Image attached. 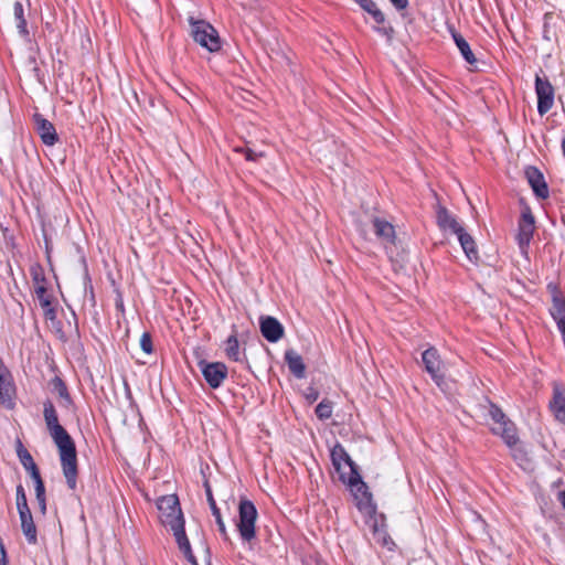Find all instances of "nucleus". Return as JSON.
Returning <instances> with one entry per match:
<instances>
[{
    "mask_svg": "<svg viewBox=\"0 0 565 565\" xmlns=\"http://www.w3.org/2000/svg\"><path fill=\"white\" fill-rule=\"evenodd\" d=\"M44 419L49 433L57 447L63 475L70 489H75L77 478V455L70 434L60 425L56 411L51 402L44 404Z\"/></svg>",
    "mask_w": 565,
    "mask_h": 565,
    "instance_id": "obj_1",
    "label": "nucleus"
},
{
    "mask_svg": "<svg viewBox=\"0 0 565 565\" xmlns=\"http://www.w3.org/2000/svg\"><path fill=\"white\" fill-rule=\"evenodd\" d=\"M157 508L161 523L173 532L180 551L192 565H199L184 532V520L175 494L163 495L158 499Z\"/></svg>",
    "mask_w": 565,
    "mask_h": 565,
    "instance_id": "obj_2",
    "label": "nucleus"
},
{
    "mask_svg": "<svg viewBox=\"0 0 565 565\" xmlns=\"http://www.w3.org/2000/svg\"><path fill=\"white\" fill-rule=\"evenodd\" d=\"M426 372L441 393L447 396L455 393L457 385L449 374V363L441 359L435 348L426 349Z\"/></svg>",
    "mask_w": 565,
    "mask_h": 565,
    "instance_id": "obj_3",
    "label": "nucleus"
},
{
    "mask_svg": "<svg viewBox=\"0 0 565 565\" xmlns=\"http://www.w3.org/2000/svg\"><path fill=\"white\" fill-rule=\"evenodd\" d=\"M341 480L345 483L354 500L356 501V507L360 511L372 514L374 512V508L372 505V495L369 491L367 486L361 479L358 470L348 471V476L345 473H341Z\"/></svg>",
    "mask_w": 565,
    "mask_h": 565,
    "instance_id": "obj_4",
    "label": "nucleus"
},
{
    "mask_svg": "<svg viewBox=\"0 0 565 565\" xmlns=\"http://www.w3.org/2000/svg\"><path fill=\"white\" fill-rule=\"evenodd\" d=\"M372 225L376 237L381 241L388 257L392 260L402 259L403 249L397 242L394 226L390 222L380 217H374L372 220Z\"/></svg>",
    "mask_w": 565,
    "mask_h": 565,
    "instance_id": "obj_5",
    "label": "nucleus"
},
{
    "mask_svg": "<svg viewBox=\"0 0 565 565\" xmlns=\"http://www.w3.org/2000/svg\"><path fill=\"white\" fill-rule=\"evenodd\" d=\"M257 519V510L254 503L243 499L238 504V521L236 523L241 537L249 542L255 537V523Z\"/></svg>",
    "mask_w": 565,
    "mask_h": 565,
    "instance_id": "obj_6",
    "label": "nucleus"
},
{
    "mask_svg": "<svg viewBox=\"0 0 565 565\" xmlns=\"http://www.w3.org/2000/svg\"><path fill=\"white\" fill-rule=\"evenodd\" d=\"M192 25V35L196 43L210 52H216L221 49V42L216 30L205 21H194L190 19Z\"/></svg>",
    "mask_w": 565,
    "mask_h": 565,
    "instance_id": "obj_7",
    "label": "nucleus"
},
{
    "mask_svg": "<svg viewBox=\"0 0 565 565\" xmlns=\"http://www.w3.org/2000/svg\"><path fill=\"white\" fill-rule=\"evenodd\" d=\"M535 93L537 96V113L543 116L547 114L554 105L555 90L548 78L536 75Z\"/></svg>",
    "mask_w": 565,
    "mask_h": 565,
    "instance_id": "obj_8",
    "label": "nucleus"
},
{
    "mask_svg": "<svg viewBox=\"0 0 565 565\" xmlns=\"http://www.w3.org/2000/svg\"><path fill=\"white\" fill-rule=\"evenodd\" d=\"M430 194L435 200L433 209L435 210V218L439 230L444 233L454 234L461 227L457 218L440 203L435 190H430Z\"/></svg>",
    "mask_w": 565,
    "mask_h": 565,
    "instance_id": "obj_9",
    "label": "nucleus"
},
{
    "mask_svg": "<svg viewBox=\"0 0 565 565\" xmlns=\"http://www.w3.org/2000/svg\"><path fill=\"white\" fill-rule=\"evenodd\" d=\"M535 230V220L529 206H525L521 212V217L518 224L516 242L522 253H526L533 233Z\"/></svg>",
    "mask_w": 565,
    "mask_h": 565,
    "instance_id": "obj_10",
    "label": "nucleus"
},
{
    "mask_svg": "<svg viewBox=\"0 0 565 565\" xmlns=\"http://www.w3.org/2000/svg\"><path fill=\"white\" fill-rule=\"evenodd\" d=\"M199 366L205 381L213 388L218 387L226 379L227 367L221 362L207 363L205 361H201Z\"/></svg>",
    "mask_w": 565,
    "mask_h": 565,
    "instance_id": "obj_11",
    "label": "nucleus"
},
{
    "mask_svg": "<svg viewBox=\"0 0 565 565\" xmlns=\"http://www.w3.org/2000/svg\"><path fill=\"white\" fill-rule=\"evenodd\" d=\"M552 398L548 408L555 420L565 425V386L559 382H553Z\"/></svg>",
    "mask_w": 565,
    "mask_h": 565,
    "instance_id": "obj_12",
    "label": "nucleus"
},
{
    "mask_svg": "<svg viewBox=\"0 0 565 565\" xmlns=\"http://www.w3.org/2000/svg\"><path fill=\"white\" fill-rule=\"evenodd\" d=\"M34 129L45 146H54L58 136L54 125L40 114L33 116Z\"/></svg>",
    "mask_w": 565,
    "mask_h": 565,
    "instance_id": "obj_13",
    "label": "nucleus"
},
{
    "mask_svg": "<svg viewBox=\"0 0 565 565\" xmlns=\"http://www.w3.org/2000/svg\"><path fill=\"white\" fill-rule=\"evenodd\" d=\"M525 178L539 199L545 200L548 198V186L545 182L544 175L537 168L533 166L527 167L525 169Z\"/></svg>",
    "mask_w": 565,
    "mask_h": 565,
    "instance_id": "obj_14",
    "label": "nucleus"
},
{
    "mask_svg": "<svg viewBox=\"0 0 565 565\" xmlns=\"http://www.w3.org/2000/svg\"><path fill=\"white\" fill-rule=\"evenodd\" d=\"M331 459L332 463L337 470V472L341 476V473H345L348 476V471L350 469L356 470L355 463L352 461L350 456L347 454L345 449L341 445H335L331 450Z\"/></svg>",
    "mask_w": 565,
    "mask_h": 565,
    "instance_id": "obj_15",
    "label": "nucleus"
},
{
    "mask_svg": "<svg viewBox=\"0 0 565 565\" xmlns=\"http://www.w3.org/2000/svg\"><path fill=\"white\" fill-rule=\"evenodd\" d=\"M367 523L372 529L374 542L387 550H392L394 543L386 532L383 518L381 516V520H379L375 515H371Z\"/></svg>",
    "mask_w": 565,
    "mask_h": 565,
    "instance_id": "obj_16",
    "label": "nucleus"
},
{
    "mask_svg": "<svg viewBox=\"0 0 565 565\" xmlns=\"http://www.w3.org/2000/svg\"><path fill=\"white\" fill-rule=\"evenodd\" d=\"M551 294L552 307L550 308V313L558 326L565 322V297L557 285L552 286Z\"/></svg>",
    "mask_w": 565,
    "mask_h": 565,
    "instance_id": "obj_17",
    "label": "nucleus"
},
{
    "mask_svg": "<svg viewBox=\"0 0 565 565\" xmlns=\"http://www.w3.org/2000/svg\"><path fill=\"white\" fill-rule=\"evenodd\" d=\"M491 430L493 434L500 435L510 449L519 445L520 440L516 434V427L511 420L503 423V425L499 427H492Z\"/></svg>",
    "mask_w": 565,
    "mask_h": 565,
    "instance_id": "obj_18",
    "label": "nucleus"
},
{
    "mask_svg": "<svg viewBox=\"0 0 565 565\" xmlns=\"http://www.w3.org/2000/svg\"><path fill=\"white\" fill-rule=\"evenodd\" d=\"M35 295L39 299L40 306L44 311V316L50 320H54L56 317L55 308L53 306L54 298L49 292L47 287L45 285H39L35 289Z\"/></svg>",
    "mask_w": 565,
    "mask_h": 565,
    "instance_id": "obj_19",
    "label": "nucleus"
},
{
    "mask_svg": "<svg viewBox=\"0 0 565 565\" xmlns=\"http://www.w3.org/2000/svg\"><path fill=\"white\" fill-rule=\"evenodd\" d=\"M260 330L263 335L270 342L278 341L284 333L281 324L271 317H267L262 320Z\"/></svg>",
    "mask_w": 565,
    "mask_h": 565,
    "instance_id": "obj_20",
    "label": "nucleus"
},
{
    "mask_svg": "<svg viewBox=\"0 0 565 565\" xmlns=\"http://www.w3.org/2000/svg\"><path fill=\"white\" fill-rule=\"evenodd\" d=\"M454 234L457 236L466 256L470 260L477 259L478 258V249H477L476 242H475L473 237L463 228V226H461Z\"/></svg>",
    "mask_w": 565,
    "mask_h": 565,
    "instance_id": "obj_21",
    "label": "nucleus"
},
{
    "mask_svg": "<svg viewBox=\"0 0 565 565\" xmlns=\"http://www.w3.org/2000/svg\"><path fill=\"white\" fill-rule=\"evenodd\" d=\"M20 514V521H21V529L23 534L25 535L26 540L30 543L36 542V527L33 522V518L31 514V511H19Z\"/></svg>",
    "mask_w": 565,
    "mask_h": 565,
    "instance_id": "obj_22",
    "label": "nucleus"
},
{
    "mask_svg": "<svg viewBox=\"0 0 565 565\" xmlns=\"http://www.w3.org/2000/svg\"><path fill=\"white\" fill-rule=\"evenodd\" d=\"M285 360L288 364L291 373L298 379H302L305 376V364L302 362V358L294 350H288L285 353Z\"/></svg>",
    "mask_w": 565,
    "mask_h": 565,
    "instance_id": "obj_23",
    "label": "nucleus"
},
{
    "mask_svg": "<svg viewBox=\"0 0 565 565\" xmlns=\"http://www.w3.org/2000/svg\"><path fill=\"white\" fill-rule=\"evenodd\" d=\"M452 39L465 61L471 65L475 64L477 62L476 56L466 39L460 33L455 31H452Z\"/></svg>",
    "mask_w": 565,
    "mask_h": 565,
    "instance_id": "obj_24",
    "label": "nucleus"
},
{
    "mask_svg": "<svg viewBox=\"0 0 565 565\" xmlns=\"http://www.w3.org/2000/svg\"><path fill=\"white\" fill-rule=\"evenodd\" d=\"M13 393L11 374L0 375V404L10 405Z\"/></svg>",
    "mask_w": 565,
    "mask_h": 565,
    "instance_id": "obj_25",
    "label": "nucleus"
},
{
    "mask_svg": "<svg viewBox=\"0 0 565 565\" xmlns=\"http://www.w3.org/2000/svg\"><path fill=\"white\" fill-rule=\"evenodd\" d=\"M13 14H14V19L17 22V28L19 30V33L23 36H26L29 34L28 23H26L25 17H24L23 4L20 1L14 2Z\"/></svg>",
    "mask_w": 565,
    "mask_h": 565,
    "instance_id": "obj_26",
    "label": "nucleus"
},
{
    "mask_svg": "<svg viewBox=\"0 0 565 565\" xmlns=\"http://www.w3.org/2000/svg\"><path fill=\"white\" fill-rule=\"evenodd\" d=\"M206 497H207V501H209V504H210V508L212 510V513L213 515L215 516V520H216V523L218 525V530L220 532L222 533V535L224 537H226L227 535V532H226V527H225V524L222 520V516H221V513H220V510L218 508L216 507V503L214 501V498L212 495V492H211V489L209 486H206Z\"/></svg>",
    "mask_w": 565,
    "mask_h": 565,
    "instance_id": "obj_27",
    "label": "nucleus"
},
{
    "mask_svg": "<svg viewBox=\"0 0 565 565\" xmlns=\"http://www.w3.org/2000/svg\"><path fill=\"white\" fill-rule=\"evenodd\" d=\"M487 405H488L489 416L495 424L494 427H499V426L503 425V423L509 422V419L507 418V416L504 415V413L502 412V409L499 406H497L489 399H487Z\"/></svg>",
    "mask_w": 565,
    "mask_h": 565,
    "instance_id": "obj_28",
    "label": "nucleus"
},
{
    "mask_svg": "<svg viewBox=\"0 0 565 565\" xmlns=\"http://www.w3.org/2000/svg\"><path fill=\"white\" fill-rule=\"evenodd\" d=\"M31 478L35 482L36 498H38V500L40 502L41 509L44 511L45 510L44 484H43V481L41 479L39 470H34L32 476H31Z\"/></svg>",
    "mask_w": 565,
    "mask_h": 565,
    "instance_id": "obj_29",
    "label": "nucleus"
},
{
    "mask_svg": "<svg viewBox=\"0 0 565 565\" xmlns=\"http://www.w3.org/2000/svg\"><path fill=\"white\" fill-rule=\"evenodd\" d=\"M332 403L330 401L323 399L316 407V415L319 419L326 420L332 416Z\"/></svg>",
    "mask_w": 565,
    "mask_h": 565,
    "instance_id": "obj_30",
    "label": "nucleus"
},
{
    "mask_svg": "<svg viewBox=\"0 0 565 565\" xmlns=\"http://www.w3.org/2000/svg\"><path fill=\"white\" fill-rule=\"evenodd\" d=\"M225 351L230 359H232L234 361L239 360L238 341L234 335H232L227 339Z\"/></svg>",
    "mask_w": 565,
    "mask_h": 565,
    "instance_id": "obj_31",
    "label": "nucleus"
},
{
    "mask_svg": "<svg viewBox=\"0 0 565 565\" xmlns=\"http://www.w3.org/2000/svg\"><path fill=\"white\" fill-rule=\"evenodd\" d=\"M19 456H20V460H21L23 467L28 471H30V476H32L34 470H39L36 465H35V462H34V460H33V458L31 457V455L26 450L20 452Z\"/></svg>",
    "mask_w": 565,
    "mask_h": 565,
    "instance_id": "obj_32",
    "label": "nucleus"
},
{
    "mask_svg": "<svg viewBox=\"0 0 565 565\" xmlns=\"http://www.w3.org/2000/svg\"><path fill=\"white\" fill-rule=\"evenodd\" d=\"M237 152H241L245 156V159L248 161H257L259 158H263L265 154L264 152H256L253 149L246 147V148H236Z\"/></svg>",
    "mask_w": 565,
    "mask_h": 565,
    "instance_id": "obj_33",
    "label": "nucleus"
},
{
    "mask_svg": "<svg viewBox=\"0 0 565 565\" xmlns=\"http://www.w3.org/2000/svg\"><path fill=\"white\" fill-rule=\"evenodd\" d=\"M17 507L18 511H28L30 510L26 503V498L23 491V488L20 486L17 489Z\"/></svg>",
    "mask_w": 565,
    "mask_h": 565,
    "instance_id": "obj_34",
    "label": "nucleus"
},
{
    "mask_svg": "<svg viewBox=\"0 0 565 565\" xmlns=\"http://www.w3.org/2000/svg\"><path fill=\"white\" fill-rule=\"evenodd\" d=\"M374 30L381 35L385 36L388 42L393 40L394 29L391 25H385V23L379 24V26H375Z\"/></svg>",
    "mask_w": 565,
    "mask_h": 565,
    "instance_id": "obj_35",
    "label": "nucleus"
},
{
    "mask_svg": "<svg viewBox=\"0 0 565 565\" xmlns=\"http://www.w3.org/2000/svg\"><path fill=\"white\" fill-rule=\"evenodd\" d=\"M139 345L146 354H150L152 352V341L149 333H143L141 335Z\"/></svg>",
    "mask_w": 565,
    "mask_h": 565,
    "instance_id": "obj_36",
    "label": "nucleus"
},
{
    "mask_svg": "<svg viewBox=\"0 0 565 565\" xmlns=\"http://www.w3.org/2000/svg\"><path fill=\"white\" fill-rule=\"evenodd\" d=\"M372 18L377 24H384L385 23V15L384 13L377 8V6L370 12Z\"/></svg>",
    "mask_w": 565,
    "mask_h": 565,
    "instance_id": "obj_37",
    "label": "nucleus"
},
{
    "mask_svg": "<svg viewBox=\"0 0 565 565\" xmlns=\"http://www.w3.org/2000/svg\"><path fill=\"white\" fill-rule=\"evenodd\" d=\"M372 18L377 24H384L385 23V15L384 13L377 8V6L370 12Z\"/></svg>",
    "mask_w": 565,
    "mask_h": 565,
    "instance_id": "obj_38",
    "label": "nucleus"
},
{
    "mask_svg": "<svg viewBox=\"0 0 565 565\" xmlns=\"http://www.w3.org/2000/svg\"><path fill=\"white\" fill-rule=\"evenodd\" d=\"M356 3L361 6L362 9H364L366 12H371L375 7L376 3L373 0H354Z\"/></svg>",
    "mask_w": 565,
    "mask_h": 565,
    "instance_id": "obj_39",
    "label": "nucleus"
},
{
    "mask_svg": "<svg viewBox=\"0 0 565 565\" xmlns=\"http://www.w3.org/2000/svg\"><path fill=\"white\" fill-rule=\"evenodd\" d=\"M510 450H511V455L514 458V460L522 461L523 459H525V452L523 451V449H521V447H519V445L513 447V449H510Z\"/></svg>",
    "mask_w": 565,
    "mask_h": 565,
    "instance_id": "obj_40",
    "label": "nucleus"
},
{
    "mask_svg": "<svg viewBox=\"0 0 565 565\" xmlns=\"http://www.w3.org/2000/svg\"><path fill=\"white\" fill-rule=\"evenodd\" d=\"M319 393L315 388H309L306 393V398L309 403H313L318 399Z\"/></svg>",
    "mask_w": 565,
    "mask_h": 565,
    "instance_id": "obj_41",
    "label": "nucleus"
},
{
    "mask_svg": "<svg viewBox=\"0 0 565 565\" xmlns=\"http://www.w3.org/2000/svg\"><path fill=\"white\" fill-rule=\"evenodd\" d=\"M390 1L398 11L404 10L408 4L407 0H390Z\"/></svg>",
    "mask_w": 565,
    "mask_h": 565,
    "instance_id": "obj_42",
    "label": "nucleus"
},
{
    "mask_svg": "<svg viewBox=\"0 0 565 565\" xmlns=\"http://www.w3.org/2000/svg\"><path fill=\"white\" fill-rule=\"evenodd\" d=\"M57 388H58V394H60L61 397L68 398V394L66 392V387L61 382H58Z\"/></svg>",
    "mask_w": 565,
    "mask_h": 565,
    "instance_id": "obj_43",
    "label": "nucleus"
},
{
    "mask_svg": "<svg viewBox=\"0 0 565 565\" xmlns=\"http://www.w3.org/2000/svg\"><path fill=\"white\" fill-rule=\"evenodd\" d=\"M4 557H6L4 548L2 545H0V565H7Z\"/></svg>",
    "mask_w": 565,
    "mask_h": 565,
    "instance_id": "obj_44",
    "label": "nucleus"
},
{
    "mask_svg": "<svg viewBox=\"0 0 565 565\" xmlns=\"http://www.w3.org/2000/svg\"><path fill=\"white\" fill-rule=\"evenodd\" d=\"M558 500H559L561 504L563 505V508L565 509V490L561 491L558 493Z\"/></svg>",
    "mask_w": 565,
    "mask_h": 565,
    "instance_id": "obj_45",
    "label": "nucleus"
},
{
    "mask_svg": "<svg viewBox=\"0 0 565 565\" xmlns=\"http://www.w3.org/2000/svg\"><path fill=\"white\" fill-rule=\"evenodd\" d=\"M8 373H10V372H9V371H8V369L3 365V362H2V360L0 359V375H4V374H8Z\"/></svg>",
    "mask_w": 565,
    "mask_h": 565,
    "instance_id": "obj_46",
    "label": "nucleus"
},
{
    "mask_svg": "<svg viewBox=\"0 0 565 565\" xmlns=\"http://www.w3.org/2000/svg\"><path fill=\"white\" fill-rule=\"evenodd\" d=\"M426 90H428V92H429V94H430L431 96H434L435 98H437V99H440V98H441V97H440V94H439L438 92H435V90L430 89L427 85H426Z\"/></svg>",
    "mask_w": 565,
    "mask_h": 565,
    "instance_id": "obj_47",
    "label": "nucleus"
},
{
    "mask_svg": "<svg viewBox=\"0 0 565 565\" xmlns=\"http://www.w3.org/2000/svg\"><path fill=\"white\" fill-rule=\"evenodd\" d=\"M44 279L42 278L41 280L39 279L38 275L34 274V282H41L43 281Z\"/></svg>",
    "mask_w": 565,
    "mask_h": 565,
    "instance_id": "obj_48",
    "label": "nucleus"
},
{
    "mask_svg": "<svg viewBox=\"0 0 565 565\" xmlns=\"http://www.w3.org/2000/svg\"><path fill=\"white\" fill-rule=\"evenodd\" d=\"M562 150H563V153H564V156H565V138H564V139H563V141H562Z\"/></svg>",
    "mask_w": 565,
    "mask_h": 565,
    "instance_id": "obj_49",
    "label": "nucleus"
}]
</instances>
